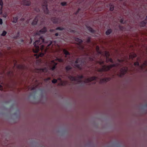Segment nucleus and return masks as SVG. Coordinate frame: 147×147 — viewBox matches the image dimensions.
<instances>
[{
  "mask_svg": "<svg viewBox=\"0 0 147 147\" xmlns=\"http://www.w3.org/2000/svg\"><path fill=\"white\" fill-rule=\"evenodd\" d=\"M105 54L106 57L107 62L109 61L112 63H113V60L111 58H109L110 56L109 53L106 51L105 52Z\"/></svg>",
  "mask_w": 147,
  "mask_h": 147,
  "instance_id": "nucleus-9",
  "label": "nucleus"
},
{
  "mask_svg": "<svg viewBox=\"0 0 147 147\" xmlns=\"http://www.w3.org/2000/svg\"><path fill=\"white\" fill-rule=\"evenodd\" d=\"M58 80H61V78H58Z\"/></svg>",
  "mask_w": 147,
  "mask_h": 147,
  "instance_id": "nucleus-55",
  "label": "nucleus"
},
{
  "mask_svg": "<svg viewBox=\"0 0 147 147\" xmlns=\"http://www.w3.org/2000/svg\"><path fill=\"white\" fill-rule=\"evenodd\" d=\"M91 38V37L90 36L88 37L86 39V41L87 43H89L91 42V40H90Z\"/></svg>",
  "mask_w": 147,
  "mask_h": 147,
  "instance_id": "nucleus-23",
  "label": "nucleus"
},
{
  "mask_svg": "<svg viewBox=\"0 0 147 147\" xmlns=\"http://www.w3.org/2000/svg\"><path fill=\"white\" fill-rule=\"evenodd\" d=\"M119 28L120 30H123V26H121V25H119Z\"/></svg>",
  "mask_w": 147,
  "mask_h": 147,
  "instance_id": "nucleus-35",
  "label": "nucleus"
},
{
  "mask_svg": "<svg viewBox=\"0 0 147 147\" xmlns=\"http://www.w3.org/2000/svg\"><path fill=\"white\" fill-rule=\"evenodd\" d=\"M97 77L95 76H93L87 78L86 82H90L93 80H96Z\"/></svg>",
  "mask_w": 147,
  "mask_h": 147,
  "instance_id": "nucleus-11",
  "label": "nucleus"
},
{
  "mask_svg": "<svg viewBox=\"0 0 147 147\" xmlns=\"http://www.w3.org/2000/svg\"><path fill=\"white\" fill-rule=\"evenodd\" d=\"M51 64L53 66L51 67V69L52 71L54 70L56 68V66L57 64V63L55 62V61L52 60L51 62Z\"/></svg>",
  "mask_w": 147,
  "mask_h": 147,
  "instance_id": "nucleus-10",
  "label": "nucleus"
},
{
  "mask_svg": "<svg viewBox=\"0 0 147 147\" xmlns=\"http://www.w3.org/2000/svg\"><path fill=\"white\" fill-rule=\"evenodd\" d=\"M137 60L138 61V60H140V58H139L138 57L137 58Z\"/></svg>",
  "mask_w": 147,
  "mask_h": 147,
  "instance_id": "nucleus-50",
  "label": "nucleus"
},
{
  "mask_svg": "<svg viewBox=\"0 0 147 147\" xmlns=\"http://www.w3.org/2000/svg\"><path fill=\"white\" fill-rule=\"evenodd\" d=\"M78 77L80 78V79H82L83 78V76H82V75H81V76H78Z\"/></svg>",
  "mask_w": 147,
  "mask_h": 147,
  "instance_id": "nucleus-43",
  "label": "nucleus"
},
{
  "mask_svg": "<svg viewBox=\"0 0 147 147\" xmlns=\"http://www.w3.org/2000/svg\"><path fill=\"white\" fill-rule=\"evenodd\" d=\"M127 70L128 68L127 67H123L121 69L120 71L117 74V75L121 77L126 74Z\"/></svg>",
  "mask_w": 147,
  "mask_h": 147,
  "instance_id": "nucleus-4",
  "label": "nucleus"
},
{
  "mask_svg": "<svg viewBox=\"0 0 147 147\" xmlns=\"http://www.w3.org/2000/svg\"><path fill=\"white\" fill-rule=\"evenodd\" d=\"M86 27L87 29L90 32L93 33H95L96 31L94 30L90 26L88 25H86Z\"/></svg>",
  "mask_w": 147,
  "mask_h": 147,
  "instance_id": "nucleus-14",
  "label": "nucleus"
},
{
  "mask_svg": "<svg viewBox=\"0 0 147 147\" xmlns=\"http://www.w3.org/2000/svg\"><path fill=\"white\" fill-rule=\"evenodd\" d=\"M51 44H52V42H51V41L50 44H49V45H48L47 47H50V46L51 45Z\"/></svg>",
  "mask_w": 147,
  "mask_h": 147,
  "instance_id": "nucleus-45",
  "label": "nucleus"
},
{
  "mask_svg": "<svg viewBox=\"0 0 147 147\" xmlns=\"http://www.w3.org/2000/svg\"><path fill=\"white\" fill-rule=\"evenodd\" d=\"M45 69H38V71L40 72H44V71Z\"/></svg>",
  "mask_w": 147,
  "mask_h": 147,
  "instance_id": "nucleus-34",
  "label": "nucleus"
},
{
  "mask_svg": "<svg viewBox=\"0 0 147 147\" xmlns=\"http://www.w3.org/2000/svg\"><path fill=\"white\" fill-rule=\"evenodd\" d=\"M75 32V30H72L71 32Z\"/></svg>",
  "mask_w": 147,
  "mask_h": 147,
  "instance_id": "nucleus-54",
  "label": "nucleus"
},
{
  "mask_svg": "<svg viewBox=\"0 0 147 147\" xmlns=\"http://www.w3.org/2000/svg\"><path fill=\"white\" fill-rule=\"evenodd\" d=\"M44 42V39L43 36L40 37L38 40L35 41L33 43L35 48V51H34L35 53H37L40 49L42 50L44 46L41 44Z\"/></svg>",
  "mask_w": 147,
  "mask_h": 147,
  "instance_id": "nucleus-2",
  "label": "nucleus"
},
{
  "mask_svg": "<svg viewBox=\"0 0 147 147\" xmlns=\"http://www.w3.org/2000/svg\"><path fill=\"white\" fill-rule=\"evenodd\" d=\"M35 89V87H32V90H34Z\"/></svg>",
  "mask_w": 147,
  "mask_h": 147,
  "instance_id": "nucleus-51",
  "label": "nucleus"
},
{
  "mask_svg": "<svg viewBox=\"0 0 147 147\" xmlns=\"http://www.w3.org/2000/svg\"><path fill=\"white\" fill-rule=\"evenodd\" d=\"M22 3L24 5L26 6H29L31 3L30 0H23Z\"/></svg>",
  "mask_w": 147,
  "mask_h": 147,
  "instance_id": "nucleus-12",
  "label": "nucleus"
},
{
  "mask_svg": "<svg viewBox=\"0 0 147 147\" xmlns=\"http://www.w3.org/2000/svg\"><path fill=\"white\" fill-rule=\"evenodd\" d=\"M72 63L75 67L81 70L82 68V66L86 64V62L81 58H78L74 62H72Z\"/></svg>",
  "mask_w": 147,
  "mask_h": 147,
  "instance_id": "nucleus-3",
  "label": "nucleus"
},
{
  "mask_svg": "<svg viewBox=\"0 0 147 147\" xmlns=\"http://www.w3.org/2000/svg\"><path fill=\"white\" fill-rule=\"evenodd\" d=\"M74 39L76 41L79 43V46L80 49L81 50H83L84 48V46L81 44L82 42V40L78 38H75Z\"/></svg>",
  "mask_w": 147,
  "mask_h": 147,
  "instance_id": "nucleus-5",
  "label": "nucleus"
},
{
  "mask_svg": "<svg viewBox=\"0 0 147 147\" xmlns=\"http://www.w3.org/2000/svg\"><path fill=\"white\" fill-rule=\"evenodd\" d=\"M104 62L103 61H101L99 62V63L100 65H102L104 64Z\"/></svg>",
  "mask_w": 147,
  "mask_h": 147,
  "instance_id": "nucleus-39",
  "label": "nucleus"
},
{
  "mask_svg": "<svg viewBox=\"0 0 147 147\" xmlns=\"http://www.w3.org/2000/svg\"><path fill=\"white\" fill-rule=\"evenodd\" d=\"M96 50L97 52L98 53H99L100 54H101V52L99 51V47L98 46H97L96 47Z\"/></svg>",
  "mask_w": 147,
  "mask_h": 147,
  "instance_id": "nucleus-28",
  "label": "nucleus"
},
{
  "mask_svg": "<svg viewBox=\"0 0 147 147\" xmlns=\"http://www.w3.org/2000/svg\"><path fill=\"white\" fill-rule=\"evenodd\" d=\"M47 28L45 27H44L42 29L40 30L39 31H37L36 33L35 36H39L41 34H44L46 32Z\"/></svg>",
  "mask_w": 147,
  "mask_h": 147,
  "instance_id": "nucleus-7",
  "label": "nucleus"
},
{
  "mask_svg": "<svg viewBox=\"0 0 147 147\" xmlns=\"http://www.w3.org/2000/svg\"><path fill=\"white\" fill-rule=\"evenodd\" d=\"M52 82L53 83L55 84L57 82V80L55 79H53L52 81Z\"/></svg>",
  "mask_w": 147,
  "mask_h": 147,
  "instance_id": "nucleus-33",
  "label": "nucleus"
},
{
  "mask_svg": "<svg viewBox=\"0 0 147 147\" xmlns=\"http://www.w3.org/2000/svg\"><path fill=\"white\" fill-rule=\"evenodd\" d=\"M61 4L62 6H65L67 5V3L65 2H61Z\"/></svg>",
  "mask_w": 147,
  "mask_h": 147,
  "instance_id": "nucleus-32",
  "label": "nucleus"
},
{
  "mask_svg": "<svg viewBox=\"0 0 147 147\" xmlns=\"http://www.w3.org/2000/svg\"><path fill=\"white\" fill-rule=\"evenodd\" d=\"M0 90H3V87L1 85H0Z\"/></svg>",
  "mask_w": 147,
  "mask_h": 147,
  "instance_id": "nucleus-42",
  "label": "nucleus"
},
{
  "mask_svg": "<svg viewBox=\"0 0 147 147\" xmlns=\"http://www.w3.org/2000/svg\"><path fill=\"white\" fill-rule=\"evenodd\" d=\"M18 37V36H16L14 37V38L16 39H17Z\"/></svg>",
  "mask_w": 147,
  "mask_h": 147,
  "instance_id": "nucleus-48",
  "label": "nucleus"
},
{
  "mask_svg": "<svg viewBox=\"0 0 147 147\" xmlns=\"http://www.w3.org/2000/svg\"><path fill=\"white\" fill-rule=\"evenodd\" d=\"M23 40H22V41L23 42Z\"/></svg>",
  "mask_w": 147,
  "mask_h": 147,
  "instance_id": "nucleus-57",
  "label": "nucleus"
},
{
  "mask_svg": "<svg viewBox=\"0 0 147 147\" xmlns=\"http://www.w3.org/2000/svg\"><path fill=\"white\" fill-rule=\"evenodd\" d=\"M38 20V16H36L34 20H33V22L32 23V25H34L36 24L37 21Z\"/></svg>",
  "mask_w": 147,
  "mask_h": 147,
  "instance_id": "nucleus-15",
  "label": "nucleus"
},
{
  "mask_svg": "<svg viewBox=\"0 0 147 147\" xmlns=\"http://www.w3.org/2000/svg\"><path fill=\"white\" fill-rule=\"evenodd\" d=\"M11 73V71H10L8 72V74H10V73Z\"/></svg>",
  "mask_w": 147,
  "mask_h": 147,
  "instance_id": "nucleus-52",
  "label": "nucleus"
},
{
  "mask_svg": "<svg viewBox=\"0 0 147 147\" xmlns=\"http://www.w3.org/2000/svg\"><path fill=\"white\" fill-rule=\"evenodd\" d=\"M65 29L64 28L62 27H58L56 28V30H63Z\"/></svg>",
  "mask_w": 147,
  "mask_h": 147,
  "instance_id": "nucleus-24",
  "label": "nucleus"
},
{
  "mask_svg": "<svg viewBox=\"0 0 147 147\" xmlns=\"http://www.w3.org/2000/svg\"><path fill=\"white\" fill-rule=\"evenodd\" d=\"M42 5L43 8H45L44 10V12L46 14H48L49 13V10L47 7V1L46 0L43 1Z\"/></svg>",
  "mask_w": 147,
  "mask_h": 147,
  "instance_id": "nucleus-6",
  "label": "nucleus"
},
{
  "mask_svg": "<svg viewBox=\"0 0 147 147\" xmlns=\"http://www.w3.org/2000/svg\"><path fill=\"white\" fill-rule=\"evenodd\" d=\"M118 61L119 62L118 63L111 64L108 66L102 65V68H99L98 69V71L99 72H102L103 71H108L110 70L112 68L114 67H119L121 66V63L123 61V60L118 59Z\"/></svg>",
  "mask_w": 147,
  "mask_h": 147,
  "instance_id": "nucleus-1",
  "label": "nucleus"
},
{
  "mask_svg": "<svg viewBox=\"0 0 147 147\" xmlns=\"http://www.w3.org/2000/svg\"><path fill=\"white\" fill-rule=\"evenodd\" d=\"M18 18L17 17H13V22L14 23H16L17 22V20H18Z\"/></svg>",
  "mask_w": 147,
  "mask_h": 147,
  "instance_id": "nucleus-26",
  "label": "nucleus"
},
{
  "mask_svg": "<svg viewBox=\"0 0 147 147\" xmlns=\"http://www.w3.org/2000/svg\"><path fill=\"white\" fill-rule=\"evenodd\" d=\"M147 23V22L146 21V20H144L140 22L139 25L140 26L144 27L145 26Z\"/></svg>",
  "mask_w": 147,
  "mask_h": 147,
  "instance_id": "nucleus-16",
  "label": "nucleus"
},
{
  "mask_svg": "<svg viewBox=\"0 0 147 147\" xmlns=\"http://www.w3.org/2000/svg\"><path fill=\"white\" fill-rule=\"evenodd\" d=\"M110 9L111 11H113L114 9V6L111 3L110 4Z\"/></svg>",
  "mask_w": 147,
  "mask_h": 147,
  "instance_id": "nucleus-25",
  "label": "nucleus"
},
{
  "mask_svg": "<svg viewBox=\"0 0 147 147\" xmlns=\"http://www.w3.org/2000/svg\"><path fill=\"white\" fill-rule=\"evenodd\" d=\"M80 10V8H78V10L75 13V14L76 15H77L78 13L79 12Z\"/></svg>",
  "mask_w": 147,
  "mask_h": 147,
  "instance_id": "nucleus-38",
  "label": "nucleus"
},
{
  "mask_svg": "<svg viewBox=\"0 0 147 147\" xmlns=\"http://www.w3.org/2000/svg\"><path fill=\"white\" fill-rule=\"evenodd\" d=\"M7 33V32L6 31H3V32L1 34V36H5V35Z\"/></svg>",
  "mask_w": 147,
  "mask_h": 147,
  "instance_id": "nucleus-29",
  "label": "nucleus"
},
{
  "mask_svg": "<svg viewBox=\"0 0 147 147\" xmlns=\"http://www.w3.org/2000/svg\"><path fill=\"white\" fill-rule=\"evenodd\" d=\"M54 31V30L53 29H51L50 30V31L52 32L53 31Z\"/></svg>",
  "mask_w": 147,
  "mask_h": 147,
  "instance_id": "nucleus-53",
  "label": "nucleus"
},
{
  "mask_svg": "<svg viewBox=\"0 0 147 147\" xmlns=\"http://www.w3.org/2000/svg\"><path fill=\"white\" fill-rule=\"evenodd\" d=\"M134 65L135 66H139L140 65H139V63L138 62V61H137L136 62H135L134 63Z\"/></svg>",
  "mask_w": 147,
  "mask_h": 147,
  "instance_id": "nucleus-31",
  "label": "nucleus"
},
{
  "mask_svg": "<svg viewBox=\"0 0 147 147\" xmlns=\"http://www.w3.org/2000/svg\"><path fill=\"white\" fill-rule=\"evenodd\" d=\"M93 55H92V56L91 57H89L88 55H87V56L89 57L88 58V60L92 62V61L94 60V57H93Z\"/></svg>",
  "mask_w": 147,
  "mask_h": 147,
  "instance_id": "nucleus-22",
  "label": "nucleus"
},
{
  "mask_svg": "<svg viewBox=\"0 0 147 147\" xmlns=\"http://www.w3.org/2000/svg\"><path fill=\"white\" fill-rule=\"evenodd\" d=\"M30 39L31 40V41H32V38H30Z\"/></svg>",
  "mask_w": 147,
  "mask_h": 147,
  "instance_id": "nucleus-56",
  "label": "nucleus"
},
{
  "mask_svg": "<svg viewBox=\"0 0 147 147\" xmlns=\"http://www.w3.org/2000/svg\"><path fill=\"white\" fill-rule=\"evenodd\" d=\"M3 23L2 20L1 18H0V24L1 25Z\"/></svg>",
  "mask_w": 147,
  "mask_h": 147,
  "instance_id": "nucleus-41",
  "label": "nucleus"
},
{
  "mask_svg": "<svg viewBox=\"0 0 147 147\" xmlns=\"http://www.w3.org/2000/svg\"><path fill=\"white\" fill-rule=\"evenodd\" d=\"M65 68L66 71L67 72L69 70L71 69L72 67L70 65H68Z\"/></svg>",
  "mask_w": 147,
  "mask_h": 147,
  "instance_id": "nucleus-21",
  "label": "nucleus"
},
{
  "mask_svg": "<svg viewBox=\"0 0 147 147\" xmlns=\"http://www.w3.org/2000/svg\"><path fill=\"white\" fill-rule=\"evenodd\" d=\"M51 79V78H47V79H46V80H50Z\"/></svg>",
  "mask_w": 147,
  "mask_h": 147,
  "instance_id": "nucleus-49",
  "label": "nucleus"
},
{
  "mask_svg": "<svg viewBox=\"0 0 147 147\" xmlns=\"http://www.w3.org/2000/svg\"><path fill=\"white\" fill-rule=\"evenodd\" d=\"M35 55L36 56V55Z\"/></svg>",
  "mask_w": 147,
  "mask_h": 147,
  "instance_id": "nucleus-58",
  "label": "nucleus"
},
{
  "mask_svg": "<svg viewBox=\"0 0 147 147\" xmlns=\"http://www.w3.org/2000/svg\"><path fill=\"white\" fill-rule=\"evenodd\" d=\"M59 35V33H56L55 34V36H57Z\"/></svg>",
  "mask_w": 147,
  "mask_h": 147,
  "instance_id": "nucleus-46",
  "label": "nucleus"
},
{
  "mask_svg": "<svg viewBox=\"0 0 147 147\" xmlns=\"http://www.w3.org/2000/svg\"><path fill=\"white\" fill-rule=\"evenodd\" d=\"M63 52L65 55V58L68 59H69L68 60V61H69L70 59V53L65 49H63Z\"/></svg>",
  "mask_w": 147,
  "mask_h": 147,
  "instance_id": "nucleus-8",
  "label": "nucleus"
},
{
  "mask_svg": "<svg viewBox=\"0 0 147 147\" xmlns=\"http://www.w3.org/2000/svg\"><path fill=\"white\" fill-rule=\"evenodd\" d=\"M111 80V78L110 77L106 78L101 79L100 80L101 83L106 82L110 81Z\"/></svg>",
  "mask_w": 147,
  "mask_h": 147,
  "instance_id": "nucleus-13",
  "label": "nucleus"
},
{
  "mask_svg": "<svg viewBox=\"0 0 147 147\" xmlns=\"http://www.w3.org/2000/svg\"><path fill=\"white\" fill-rule=\"evenodd\" d=\"M123 5L125 6H127V4L126 3H123Z\"/></svg>",
  "mask_w": 147,
  "mask_h": 147,
  "instance_id": "nucleus-44",
  "label": "nucleus"
},
{
  "mask_svg": "<svg viewBox=\"0 0 147 147\" xmlns=\"http://www.w3.org/2000/svg\"><path fill=\"white\" fill-rule=\"evenodd\" d=\"M112 31L111 29H108L106 32V34L107 35H109L112 32Z\"/></svg>",
  "mask_w": 147,
  "mask_h": 147,
  "instance_id": "nucleus-18",
  "label": "nucleus"
},
{
  "mask_svg": "<svg viewBox=\"0 0 147 147\" xmlns=\"http://www.w3.org/2000/svg\"><path fill=\"white\" fill-rule=\"evenodd\" d=\"M120 22L121 24H124L125 23V22H123V19H121L120 20Z\"/></svg>",
  "mask_w": 147,
  "mask_h": 147,
  "instance_id": "nucleus-36",
  "label": "nucleus"
},
{
  "mask_svg": "<svg viewBox=\"0 0 147 147\" xmlns=\"http://www.w3.org/2000/svg\"><path fill=\"white\" fill-rule=\"evenodd\" d=\"M68 78L70 80L72 81H76V77H74L73 76L70 75L69 76Z\"/></svg>",
  "mask_w": 147,
  "mask_h": 147,
  "instance_id": "nucleus-17",
  "label": "nucleus"
},
{
  "mask_svg": "<svg viewBox=\"0 0 147 147\" xmlns=\"http://www.w3.org/2000/svg\"><path fill=\"white\" fill-rule=\"evenodd\" d=\"M143 66H147V61H144V62L143 63V65L141 66V68H142Z\"/></svg>",
  "mask_w": 147,
  "mask_h": 147,
  "instance_id": "nucleus-30",
  "label": "nucleus"
},
{
  "mask_svg": "<svg viewBox=\"0 0 147 147\" xmlns=\"http://www.w3.org/2000/svg\"><path fill=\"white\" fill-rule=\"evenodd\" d=\"M1 7H0V10H1V11H2V9H3V6H1Z\"/></svg>",
  "mask_w": 147,
  "mask_h": 147,
  "instance_id": "nucleus-47",
  "label": "nucleus"
},
{
  "mask_svg": "<svg viewBox=\"0 0 147 147\" xmlns=\"http://www.w3.org/2000/svg\"><path fill=\"white\" fill-rule=\"evenodd\" d=\"M53 23L57 24L58 23V20L56 18H53L51 19Z\"/></svg>",
  "mask_w": 147,
  "mask_h": 147,
  "instance_id": "nucleus-19",
  "label": "nucleus"
},
{
  "mask_svg": "<svg viewBox=\"0 0 147 147\" xmlns=\"http://www.w3.org/2000/svg\"><path fill=\"white\" fill-rule=\"evenodd\" d=\"M136 57V55L135 53H133L132 54H130L129 56V58L130 59H132Z\"/></svg>",
  "mask_w": 147,
  "mask_h": 147,
  "instance_id": "nucleus-20",
  "label": "nucleus"
},
{
  "mask_svg": "<svg viewBox=\"0 0 147 147\" xmlns=\"http://www.w3.org/2000/svg\"><path fill=\"white\" fill-rule=\"evenodd\" d=\"M56 60L58 61L59 62H63L64 61L63 59L61 58H56Z\"/></svg>",
  "mask_w": 147,
  "mask_h": 147,
  "instance_id": "nucleus-27",
  "label": "nucleus"
},
{
  "mask_svg": "<svg viewBox=\"0 0 147 147\" xmlns=\"http://www.w3.org/2000/svg\"><path fill=\"white\" fill-rule=\"evenodd\" d=\"M43 55H44V54H40L39 55L37 56L36 57V58H38L39 57H42Z\"/></svg>",
  "mask_w": 147,
  "mask_h": 147,
  "instance_id": "nucleus-40",
  "label": "nucleus"
},
{
  "mask_svg": "<svg viewBox=\"0 0 147 147\" xmlns=\"http://www.w3.org/2000/svg\"><path fill=\"white\" fill-rule=\"evenodd\" d=\"M0 5L1 6L3 5V3L2 0H0Z\"/></svg>",
  "mask_w": 147,
  "mask_h": 147,
  "instance_id": "nucleus-37",
  "label": "nucleus"
}]
</instances>
